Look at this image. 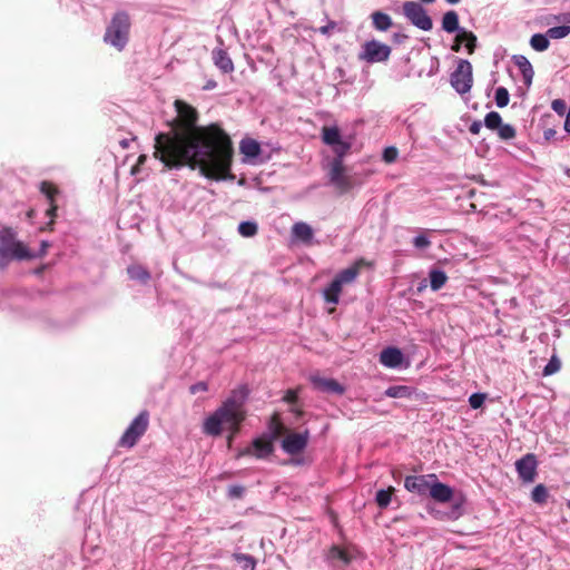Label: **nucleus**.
Masks as SVG:
<instances>
[{"label": "nucleus", "mask_w": 570, "mask_h": 570, "mask_svg": "<svg viewBox=\"0 0 570 570\" xmlns=\"http://www.w3.org/2000/svg\"><path fill=\"white\" fill-rule=\"evenodd\" d=\"M393 491L394 489L390 487L389 489H381L376 492L375 502L380 508L384 509L390 504Z\"/></svg>", "instance_id": "nucleus-32"}, {"label": "nucleus", "mask_w": 570, "mask_h": 570, "mask_svg": "<svg viewBox=\"0 0 570 570\" xmlns=\"http://www.w3.org/2000/svg\"><path fill=\"white\" fill-rule=\"evenodd\" d=\"M413 245L417 249H426L431 245V240L423 234L413 238Z\"/></svg>", "instance_id": "nucleus-43"}, {"label": "nucleus", "mask_w": 570, "mask_h": 570, "mask_svg": "<svg viewBox=\"0 0 570 570\" xmlns=\"http://www.w3.org/2000/svg\"><path fill=\"white\" fill-rule=\"evenodd\" d=\"M177 116L168 132L155 137L154 156L167 169L188 165L212 179L234 178L230 175L233 147L228 135L218 126L198 127L194 107L183 100L175 101Z\"/></svg>", "instance_id": "nucleus-1"}, {"label": "nucleus", "mask_w": 570, "mask_h": 570, "mask_svg": "<svg viewBox=\"0 0 570 570\" xmlns=\"http://www.w3.org/2000/svg\"><path fill=\"white\" fill-rule=\"evenodd\" d=\"M429 495L439 503H448L454 501L452 504L451 515L453 518H459L461 515L463 498L454 499L453 489L450 485L440 482L436 475L435 480H432Z\"/></svg>", "instance_id": "nucleus-8"}, {"label": "nucleus", "mask_w": 570, "mask_h": 570, "mask_svg": "<svg viewBox=\"0 0 570 570\" xmlns=\"http://www.w3.org/2000/svg\"><path fill=\"white\" fill-rule=\"evenodd\" d=\"M557 134V131L552 128H548L543 131V137L546 140H550L554 137V135Z\"/></svg>", "instance_id": "nucleus-51"}, {"label": "nucleus", "mask_w": 570, "mask_h": 570, "mask_svg": "<svg viewBox=\"0 0 570 570\" xmlns=\"http://www.w3.org/2000/svg\"><path fill=\"white\" fill-rule=\"evenodd\" d=\"M322 140L332 148L335 154L334 158H344L351 149V142L342 139L340 129L336 126H324L322 129Z\"/></svg>", "instance_id": "nucleus-13"}, {"label": "nucleus", "mask_w": 570, "mask_h": 570, "mask_svg": "<svg viewBox=\"0 0 570 570\" xmlns=\"http://www.w3.org/2000/svg\"><path fill=\"white\" fill-rule=\"evenodd\" d=\"M146 158H147L146 155H140L139 158H138V164H144Z\"/></svg>", "instance_id": "nucleus-52"}, {"label": "nucleus", "mask_w": 570, "mask_h": 570, "mask_svg": "<svg viewBox=\"0 0 570 570\" xmlns=\"http://www.w3.org/2000/svg\"><path fill=\"white\" fill-rule=\"evenodd\" d=\"M497 134H498L500 139H502V140H510V139L515 138L517 130H515V128L513 126H511L509 124H502L497 129Z\"/></svg>", "instance_id": "nucleus-38"}, {"label": "nucleus", "mask_w": 570, "mask_h": 570, "mask_svg": "<svg viewBox=\"0 0 570 570\" xmlns=\"http://www.w3.org/2000/svg\"><path fill=\"white\" fill-rule=\"evenodd\" d=\"M445 1L450 4H455V3L460 2L461 0H445Z\"/></svg>", "instance_id": "nucleus-53"}, {"label": "nucleus", "mask_w": 570, "mask_h": 570, "mask_svg": "<svg viewBox=\"0 0 570 570\" xmlns=\"http://www.w3.org/2000/svg\"><path fill=\"white\" fill-rule=\"evenodd\" d=\"M423 3H432L434 0H420Z\"/></svg>", "instance_id": "nucleus-54"}, {"label": "nucleus", "mask_w": 570, "mask_h": 570, "mask_svg": "<svg viewBox=\"0 0 570 570\" xmlns=\"http://www.w3.org/2000/svg\"><path fill=\"white\" fill-rule=\"evenodd\" d=\"M240 153L246 157H257L261 153L259 144L254 139H243L239 146Z\"/></svg>", "instance_id": "nucleus-27"}, {"label": "nucleus", "mask_w": 570, "mask_h": 570, "mask_svg": "<svg viewBox=\"0 0 570 570\" xmlns=\"http://www.w3.org/2000/svg\"><path fill=\"white\" fill-rule=\"evenodd\" d=\"M130 28V16L126 11H117L106 27L104 41L118 51H122L129 41Z\"/></svg>", "instance_id": "nucleus-3"}, {"label": "nucleus", "mask_w": 570, "mask_h": 570, "mask_svg": "<svg viewBox=\"0 0 570 570\" xmlns=\"http://www.w3.org/2000/svg\"><path fill=\"white\" fill-rule=\"evenodd\" d=\"M33 255L19 240L16 232L10 227L0 229V269L4 268L11 259H30Z\"/></svg>", "instance_id": "nucleus-4"}, {"label": "nucleus", "mask_w": 570, "mask_h": 570, "mask_svg": "<svg viewBox=\"0 0 570 570\" xmlns=\"http://www.w3.org/2000/svg\"><path fill=\"white\" fill-rule=\"evenodd\" d=\"M212 87H214V85H213V83H208V85L206 86V89H209V88H212Z\"/></svg>", "instance_id": "nucleus-55"}, {"label": "nucleus", "mask_w": 570, "mask_h": 570, "mask_svg": "<svg viewBox=\"0 0 570 570\" xmlns=\"http://www.w3.org/2000/svg\"><path fill=\"white\" fill-rule=\"evenodd\" d=\"M485 397L484 393H473L469 397V404L472 409L476 410L483 405Z\"/></svg>", "instance_id": "nucleus-41"}, {"label": "nucleus", "mask_w": 570, "mask_h": 570, "mask_svg": "<svg viewBox=\"0 0 570 570\" xmlns=\"http://www.w3.org/2000/svg\"><path fill=\"white\" fill-rule=\"evenodd\" d=\"M127 273L130 279L146 284L150 279V273L141 265L134 264L128 266Z\"/></svg>", "instance_id": "nucleus-25"}, {"label": "nucleus", "mask_w": 570, "mask_h": 570, "mask_svg": "<svg viewBox=\"0 0 570 570\" xmlns=\"http://www.w3.org/2000/svg\"><path fill=\"white\" fill-rule=\"evenodd\" d=\"M284 400L288 403H295L297 401V394L293 390H288L284 396Z\"/></svg>", "instance_id": "nucleus-49"}, {"label": "nucleus", "mask_w": 570, "mask_h": 570, "mask_svg": "<svg viewBox=\"0 0 570 570\" xmlns=\"http://www.w3.org/2000/svg\"><path fill=\"white\" fill-rule=\"evenodd\" d=\"M283 425L274 419L269 425V434L256 438L252 444L238 452L237 456L253 455L257 459H265L274 451L273 442L283 433Z\"/></svg>", "instance_id": "nucleus-6"}, {"label": "nucleus", "mask_w": 570, "mask_h": 570, "mask_svg": "<svg viewBox=\"0 0 570 570\" xmlns=\"http://www.w3.org/2000/svg\"><path fill=\"white\" fill-rule=\"evenodd\" d=\"M309 381L315 390L323 393L342 395L345 392V387L334 379L311 375Z\"/></svg>", "instance_id": "nucleus-17"}, {"label": "nucleus", "mask_w": 570, "mask_h": 570, "mask_svg": "<svg viewBox=\"0 0 570 570\" xmlns=\"http://www.w3.org/2000/svg\"><path fill=\"white\" fill-rule=\"evenodd\" d=\"M404 355L397 347H386L380 354V362L389 368H397L402 365Z\"/></svg>", "instance_id": "nucleus-18"}, {"label": "nucleus", "mask_w": 570, "mask_h": 570, "mask_svg": "<svg viewBox=\"0 0 570 570\" xmlns=\"http://www.w3.org/2000/svg\"><path fill=\"white\" fill-rule=\"evenodd\" d=\"M309 439L308 430L289 433L282 441V449L289 455H296L305 450Z\"/></svg>", "instance_id": "nucleus-14"}, {"label": "nucleus", "mask_w": 570, "mask_h": 570, "mask_svg": "<svg viewBox=\"0 0 570 570\" xmlns=\"http://www.w3.org/2000/svg\"><path fill=\"white\" fill-rule=\"evenodd\" d=\"M552 110L558 114L559 116H563L567 110V104L563 99H554L551 102Z\"/></svg>", "instance_id": "nucleus-45"}, {"label": "nucleus", "mask_w": 570, "mask_h": 570, "mask_svg": "<svg viewBox=\"0 0 570 570\" xmlns=\"http://www.w3.org/2000/svg\"><path fill=\"white\" fill-rule=\"evenodd\" d=\"M448 281L446 274L441 269H432L430 272V286L433 291L442 288Z\"/></svg>", "instance_id": "nucleus-30"}, {"label": "nucleus", "mask_w": 570, "mask_h": 570, "mask_svg": "<svg viewBox=\"0 0 570 570\" xmlns=\"http://www.w3.org/2000/svg\"><path fill=\"white\" fill-rule=\"evenodd\" d=\"M372 26L377 31H387L392 24V18L382 11H374L371 14Z\"/></svg>", "instance_id": "nucleus-24"}, {"label": "nucleus", "mask_w": 570, "mask_h": 570, "mask_svg": "<svg viewBox=\"0 0 570 570\" xmlns=\"http://www.w3.org/2000/svg\"><path fill=\"white\" fill-rule=\"evenodd\" d=\"M442 29L448 33L458 35L464 29L459 24V16L454 10H450L443 14L442 18Z\"/></svg>", "instance_id": "nucleus-21"}, {"label": "nucleus", "mask_w": 570, "mask_h": 570, "mask_svg": "<svg viewBox=\"0 0 570 570\" xmlns=\"http://www.w3.org/2000/svg\"><path fill=\"white\" fill-rule=\"evenodd\" d=\"M549 37L542 33H534L530 39V46L535 51H544L549 48Z\"/></svg>", "instance_id": "nucleus-31"}, {"label": "nucleus", "mask_w": 570, "mask_h": 570, "mask_svg": "<svg viewBox=\"0 0 570 570\" xmlns=\"http://www.w3.org/2000/svg\"><path fill=\"white\" fill-rule=\"evenodd\" d=\"M149 424V414L147 411L140 412L126 429L121 435L118 445L122 448H132L145 434Z\"/></svg>", "instance_id": "nucleus-9"}, {"label": "nucleus", "mask_w": 570, "mask_h": 570, "mask_svg": "<svg viewBox=\"0 0 570 570\" xmlns=\"http://www.w3.org/2000/svg\"><path fill=\"white\" fill-rule=\"evenodd\" d=\"M494 100H495V105L499 108H503V107L508 106L509 100H510V95H509L508 89L504 87H498L495 89Z\"/></svg>", "instance_id": "nucleus-37"}, {"label": "nucleus", "mask_w": 570, "mask_h": 570, "mask_svg": "<svg viewBox=\"0 0 570 570\" xmlns=\"http://www.w3.org/2000/svg\"><path fill=\"white\" fill-rule=\"evenodd\" d=\"M566 174H567L568 176L570 175V169H569V168L566 170Z\"/></svg>", "instance_id": "nucleus-56"}, {"label": "nucleus", "mask_w": 570, "mask_h": 570, "mask_svg": "<svg viewBox=\"0 0 570 570\" xmlns=\"http://www.w3.org/2000/svg\"><path fill=\"white\" fill-rule=\"evenodd\" d=\"M513 62L520 69L524 83L528 87L531 86L534 76V70L528 58L522 55H515L513 56Z\"/></svg>", "instance_id": "nucleus-19"}, {"label": "nucleus", "mask_w": 570, "mask_h": 570, "mask_svg": "<svg viewBox=\"0 0 570 570\" xmlns=\"http://www.w3.org/2000/svg\"><path fill=\"white\" fill-rule=\"evenodd\" d=\"M537 459L532 453L525 454L515 462V469L519 478L523 482H533L537 475Z\"/></svg>", "instance_id": "nucleus-16"}, {"label": "nucleus", "mask_w": 570, "mask_h": 570, "mask_svg": "<svg viewBox=\"0 0 570 570\" xmlns=\"http://www.w3.org/2000/svg\"><path fill=\"white\" fill-rule=\"evenodd\" d=\"M502 124V117L497 111H490L484 117V126L490 130H497Z\"/></svg>", "instance_id": "nucleus-33"}, {"label": "nucleus", "mask_w": 570, "mask_h": 570, "mask_svg": "<svg viewBox=\"0 0 570 570\" xmlns=\"http://www.w3.org/2000/svg\"><path fill=\"white\" fill-rule=\"evenodd\" d=\"M432 480H435V474L409 475L404 480V488L417 495H426L430 493Z\"/></svg>", "instance_id": "nucleus-15"}, {"label": "nucleus", "mask_w": 570, "mask_h": 570, "mask_svg": "<svg viewBox=\"0 0 570 570\" xmlns=\"http://www.w3.org/2000/svg\"><path fill=\"white\" fill-rule=\"evenodd\" d=\"M556 20L570 24V12H564L556 17Z\"/></svg>", "instance_id": "nucleus-50"}, {"label": "nucleus", "mask_w": 570, "mask_h": 570, "mask_svg": "<svg viewBox=\"0 0 570 570\" xmlns=\"http://www.w3.org/2000/svg\"><path fill=\"white\" fill-rule=\"evenodd\" d=\"M237 230L243 237H253L257 234L258 226L255 222L246 220L238 225Z\"/></svg>", "instance_id": "nucleus-34"}, {"label": "nucleus", "mask_w": 570, "mask_h": 570, "mask_svg": "<svg viewBox=\"0 0 570 570\" xmlns=\"http://www.w3.org/2000/svg\"><path fill=\"white\" fill-rule=\"evenodd\" d=\"M384 394L393 399H405L412 396L413 389L407 385H392L385 390Z\"/></svg>", "instance_id": "nucleus-26"}, {"label": "nucleus", "mask_w": 570, "mask_h": 570, "mask_svg": "<svg viewBox=\"0 0 570 570\" xmlns=\"http://www.w3.org/2000/svg\"><path fill=\"white\" fill-rule=\"evenodd\" d=\"M245 493V488L239 484L228 487L227 495L229 499H240Z\"/></svg>", "instance_id": "nucleus-42"}, {"label": "nucleus", "mask_w": 570, "mask_h": 570, "mask_svg": "<svg viewBox=\"0 0 570 570\" xmlns=\"http://www.w3.org/2000/svg\"><path fill=\"white\" fill-rule=\"evenodd\" d=\"M337 29V22L328 21L325 26L317 29V31L326 37H330Z\"/></svg>", "instance_id": "nucleus-46"}, {"label": "nucleus", "mask_w": 570, "mask_h": 570, "mask_svg": "<svg viewBox=\"0 0 570 570\" xmlns=\"http://www.w3.org/2000/svg\"><path fill=\"white\" fill-rule=\"evenodd\" d=\"M476 36L466 29H463L459 35H456V42L452 47L453 51H459L461 48V42L465 43V47L468 49V52L471 55L473 53L475 47H476Z\"/></svg>", "instance_id": "nucleus-20"}, {"label": "nucleus", "mask_w": 570, "mask_h": 570, "mask_svg": "<svg viewBox=\"0 0 570 570\" xmlns=\"http://www.w3.org/2000/svg\"><path fill=\"white\" fill-rule=\"evenodd\" d=\"M450 82L458 94H468L473 82L472 65L468 60H460L456 69L451 73Z\"/></svg>", "instance_id": "nucleus-12"}, {"label": "nucleus", "mask_w": 570, "mask_h": 570, "mask_svg": "<svg viewBox=\"0 0 570 570\" xmlns=\"http://www.w3.org/2000/svg\"><path fill=\"white\" fill-rule=\"evenodd\" d=\"M399 151L395 147H386L383 151V159L385 163H394L397 158Z\"/></svg>", "instance_id": "nucleus-44"}, {"label": "nucleus", "mask_w": 570, "mask_h": 570, "mask_svg": "<svg viewBox=\"0 0 570 570\" xmlns=\"http://www.w3.org/2000/svg\"><path fill=\"white\" fill-rule=\"evenodd\" d=\"M327 177L328 184L340 194H346L355 186L353 177L346 173L343 158H333L328 164Z\"/></svg>", "instance_id": "nucleus-7"}, {"label": "nucleus", "mask_w": 570, "mask_h": 570, "mask_svg": "<svg viewBox=\"0 0 570 570\" xmlns=\"http://www.w3.org/2000/svg\"><path fill=\"white\" fill-rule=\"evenodd\" d=\"M233 559L240 564L243 570H255L257 564L256 559L246 553L235 552L233 553Z\"/></svg>", "instance_id": "nucleus-29"}, {"label": "nucleus", "mask_w": 570, "mask_h": 570, "mask_svg": "<svg viewBox=\"0 0 570 570\" xmlns=\"http://www.w3.org/2000/svg\"><path fill=\"white\" fill-rule=\"evenodd\" d=\"M293 234L301 240L308 242L313 237V229L308 224L299 222L294 224Z\"/></svg>", "instance_id": "nucleus-28"}, {"label": "nucleus", "mask_w": 570, "mask_h": 570, "mask_svg": "<svg viewBox=\"0 0 570 570\" xmlns=\"http://www.w3.org/2000/svg\"><path fill=\"white\" fill-rule=\"evenodd\" d=\"M531 499L538 504H543L548 499V490L543 484H538L531 492Z\"/></svg>", "instance_id": "nucleus-36"}, {"label": "nucleus", "mask_w": 570, "mask_h": 570, "mask_svg": "<svg viewBox=\"0 0 570 570\" xmlns=\"http://www.w3.org/2000/svg\"><path fill=\"white\" fill-rule=\"evenodd\" d=\"M213 59L215 65L225 73L234 70V63L229 58L228 53L223 49H216L213 51Z\"/></svg>", "instance_id": "nucleus-22"}, {"label": "nucleus", "mask_w": 570, "mask_h": 570, "mask_svg": "<svg viewBox=\"0 0 570 570\" xmlns=\"http://www.w3.org/2000/svg\"><path fill=\"white\" fill-rule=\"evenodd\" d=\"M560 368H561V362L556 355H553V356H551V358L549 360L547 365L543 367L542 374L544 376H550V375H553L557 372H559Z\"/></svg>", "instance_id": "nucleus-39"}, {"label": "nucleus", "mask_w": 570, "mask_h": 570, "mask_svg": "<svg viewBox=\"0 0 570 570\" xmlns=\"http://www.w3.org/2000/svg\"><path fill=\"white\" fill-rule=\"evenodd\" d=\"M570 35V26H557L547 30V36L550 39H562Z\"/></svg>", "instance_id": "nucleus-35"}, {"label": "nucleus", "mask_w": 570, "mask_h": 570, "mask_svg": "<svg viewBox=\"0 0 570 570\" xmlns=\"http://www.w3.org/2000/svg\"><path fill=\"white\" fill-rule=\"evenodd\" d=\"M568 507L570 508V501L568 502Z\"/></svg>", "instance_id": "nucleus-57"}, {"label": "nucleus", "mask_w": 570, "mask_h": 570, "mask_svg": "<svg viewBox=\"0 0 570 570\" xmlns=\"http://www.w3.org/2000/svg\"><path fill=\"white\" fill-rule=\"evenodd\" d=\"M247 397L246 387L235 390L217 407L203 424V432L209 436H218L225 426L229 432V441L238 433L242 422L245 420V400Z\"/></svg>", "instance_id": "nucleus-2"}, {"label": "nucleus", "mask_w": 570, "mask_h": 570, "mask_svg": "<svg viewBox=\"0 0 570 570\" xmlns=\"http://www.w3.org/2000/svg\"><path fill=\"white\" fill-rule=\"evenodd\" d=\"M40 191L47 197L50 203V207L47 209V216L52 218L56 215L57 206L53 204L55 195L58 194V189L49 181H42L40 184Z\"/></svg>", "instance_id": "nucleus-23"}, {"label": "nucleus", "mask_w": 570, "mask_h": 570, "mask_svg": "<svg viewBox=\"0 0 570 570\" xmlns=\"http://www.w3.org/2000/svg\"><path fill=\"white\" fill-rule=\"evenodd\" d=\"M330 557L332 559L341 560L344 564H347L351 561V557L347 553V551L345 549H341L336 546L332 547V549L330 550Z\"/></svg>", "instance_id": "nucleus-40"}, {"label": "nucleus", "mask_w": 570, "mask_h": 570, "mask_svg": "<svg viewBox=\"0 0 570 570\" xmlns=\"http://www.w3.org/2000/svg\"><path fill=\"white\" fill-rule=\"evenodd\" d=\"M404 17L416 28L423 31H430L433 28L431 17L428 14L423 6L415 1H406L403 3Z\"/></svg>", "instance_id": "nucleus-11"}, {"label": "nucleus", "mask_w": 570, "mask_h": 570, "mask_svg": "<svg viewBox=\"0 0 570 570\" xmlns=\"http://www.w3.org/2000/svg\"><path fill=\"white\" fill-rule=\"evenodd\" d=\"M481 128H482V122L479 120H475L470 125L469 130L472 135H478L480 132Z\"/></svg>", "instance_id": "nucleus-48"}, {"label": "nucleus", "mask_w": 570, "mask_h": 570, "mask_svg": "<svg viewBox=\"0 0 570 570\" xmlns=\"http://www.w3.org/2000/svg\"><path fill=\"white\" fill-rule=\"evenodd\" d=\"M207 390H208V386H207V383H205V382H198L190 386L191 394H196L198 392H206Z\"/></svg>", "instance_id": "nucleus-47"}, {"label": "nucleus", "mask_w": 570, "mask_h": 570, "mask_svg": "<svg viewBox=\"0 0 570 570\" xmlns=\"http://www.w3.org/2000/svg\"><path fill=\"white\" fill-rule=\"evenodd\" d=\"M391 47L375 39L364 42L358 52V59L367 63L387 61L391 55Z\"/></svg>", "instance_id": "nucleus-10"}, {"label": "nucleus", "mask_w": 570, "mask_h": 570, "mask_svg": "<svg viewBox=\"0 0 570 570\" xmlns=\"http://www.w3.org/2000/svg\"><path fill=\"white\" fill-rule=\"evenodd\" d=\"M364 265L365 261L361 258L352 266L338 272L331 284L323 291L325 302L333 305L338 304L343 286L354 283L360 275L361 267Z\"/></svg>", "instance_id": "nucleus-5"}]
</instances>
